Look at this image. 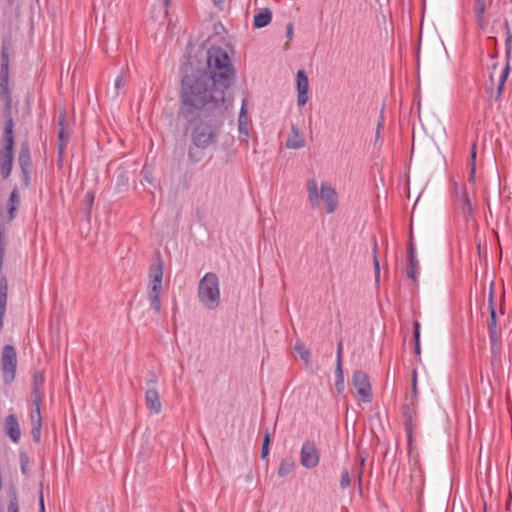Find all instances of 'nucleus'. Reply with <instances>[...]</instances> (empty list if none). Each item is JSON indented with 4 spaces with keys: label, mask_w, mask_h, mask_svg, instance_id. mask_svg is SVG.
Returning a JSON list of instances; mask_svg holds the SVG:
<instances>
[{
    "label": "nucleus",
    "mask_w": 512,
    "mask_h": 512,
    "mask_svg": "<svg viewBox=\"0 0 512 512\" xmlns=\"http://www.w3.org/2000/svg\"><path fill=\"white\" fill-rule=\"evenodd\" d=\"M141 174H142V176H143V179H144L146 182H148V183H152L151 175H150V173H149L147 170L143 169V170H142V172H141Z\"/></svg>",
    "instance_id": "obj_52"
},
{
    "label": "nucleus",
    "mask_w": 512,
    "mask_h": 512,
    "mask_svg": "<svg viewBox=\"0 0 512 512\" xmlns=\"http://www.w3.org/2000/svg\"><path fill=\"white\" fill-rule=\"evenodd\" d=\"M2 118L4 119V127H7L10 122L11 128H14V120L12 118V104H4L2 109Z\"/></svg>",
    "instance_id": "obj_27"
},
{
    "label": "nucleus",
    "mask_w": 512,
    "mask_h": 512,
    "mask_svg": "<svg viewBox=\"0 0 512 512\" xmlns=\"http://www.w3.org/2000/svg\"><path fill=\"white\" fill-rule=\"evenodd\" d=\"M271 436H272V433L267 428L264 433L262 449H261V458L263 460L268 458L270 444H271Z\"/></svg>",
    "instance_id": "obj_26"
},
{
    "label": "nucleus",
    "mask_w": 512,
    "mask_h": 512,
    "mask_svg": "<svg viewBox=\"0 0 512 512\" xmlns=\"http://www.w3.org/2000/svg\"><path fill=\"white\" fill-rule=\"evenodd\" d=\"M376 250H377V245L375 243L374 247H373V251H374L373 264H374V270H375V281L378 283L379 279H380V264H379V260L376 256Z\"/></svg>",
    "instance_id": "obj_40"
},
{
    "label": "nucleus",
    "mask_w": 512,
    "mask_h": 512,
    "mask_svg": "<svg viewBox=\"0 0 512 512\" xmlns=\"http://www.w3.org/2000/svg\"><path fill=\"white\" fill-rule=\"evenodd\" d=\"M352 385L357 390L362 402L370 403L372 400V388L368 375L362 370H356L352 375Z\"/></svg>",
    "instance_id": "obj_9"
},
{
    "label": "nucleus",
    "mask_w": 512,
    "mask_h": 512,
    "mask_svg": "<svg viewBox=\"0 0 512 512\" xmlns=\"http://www.w3.org/2000/svg\"><path fill=\"white\" fill-rule=\"evenodd\" d=\"M488 304H489V312H492V310H496L495 308V302H494V291H493V288L491 287L490 289V293H489V301H488Z\"/></svg>",
    "instance_id": "obj_48"
},
{
    "label": "nucleus",
    "mask_w": 512,
    "mask_h": 512,
    "mask_svg": "<svg viewBox=\"0 0 512 512\" xmlns=\"http://www.w3.org/2000/svg\"><path fill=\"white\" fill-rule=\"evenodd\" d=\"M212 2H213L215 7H217L220 10H222L223 9V4H224L225 0H212Z\"/></svg>",
    "instance_id": "obj_54"
},
{
    "label": "nucleus",
    "mask_w": 512,
    "mask_h": 512,
    "mask_svg": "<svg viewBox=\"0 0 512 512\" xmlns=\"http://www.w3.org/2000/svg\"><path fill=\"white\" fill-rule=\"evenodd\" d=\"M305 140L301 135V131L298 125L293 124L291 127V132L286 140V147L289 149H300L304 147Z\"/></svg>",
    "instance_id": "obj_20"
},
{
    "label": "nucleus",
    "mask_w": 512,
    "mask_h": 512,
    "mask_svg": "<svg viewBox=\"0 0 512 512\" xmlns=\"http://www.w3.org/2000/svg\"><path fill=\"white\" fill-rule=\"evenodd\" d=\"M145 403H146L147 408L151 412H153L155 414H159L161 412L162 405H161V401H160V396L155 387H150L146 390Z\"/></svg>",
    "instance_id": "obj_17"
},
{
    "label": "nucleus",
    "mask_w": 512,
    "mask_h": 512,
    "mask_svg": "<svg viewBox=\"0 0 512 512\" xmlns=\"http://www.w3.org/2000/svg\"><path fill=\"white\" fill-rule=\"evenodd\" d=\"M158 382V377L154 372H151L149 374V378L147 379L146 383L147 385L154 387Z\"/></svg>",
    "instance_id": "obj_47"
},
{
    "label": "nucleus",
    "mask_w": 512,
    "mask_h": 512,
    "mask_svg": "<svg viewBox=\"0 0 512 512\" xmlns=\"http://www.w3.org/2000/svg\"><path fill=\"white\" fill-rule=\"evenodd\" d=\"M272 20V12L269 8L261 9L254 16V27L256 28H264L266 27Z\"/></svg>",
    "instance_id": "obj_23"
},
{
    "label": "nucleus",
    "mask_w": 512,
    "mask_h": 512,
    "mask_svg": "<svg viewBox=\"0 0 512 512\" xmlns=\"http://www.w3.org/2000/svg\"><path fill=\"white\" fill-rule=\"evenodd\" d=\"M18 165L21 171L22 187L29 188L31 184L32 159L30 147L27 141L21 143L18 154Z\"/></svg>",
    "instance_id": "obj_8"
},
{
    "label": "nucleus",
    "mask_w": 512,
    "mask_h": 512,
    "mask_svg": "<svg viewBox=\"0 0 512 512\" xmlns=\"http://www.w3.org/2000/svg\"><path fill=\"white\" fill-rule=\"evenodd\" d=\"M295 468V462L292 458H285L281 461L278 468L279 477H285L290 474Z\"/></svg>",
    "instance_id": "obj_25"
},
{
    "label": "nucleus",
    "mask_w": 512,
    "mask_h": 512,
    "mask_svg": "<svg viewBox=\"0 0 512 512\" xmlns=\"http://www.w3.org/2000/svg\"><path fill=\"white\" fill-rule=\"evenodd\" d=\"M457 197L462 199V210L467 212L468 215H472V205L468 194L465 191H462L461 193L457 192Z\"/></svg>",
    "instance_id": "obj_32"
},
{
    "label": "nucleus",
    "mask_w": 512,
    "mask_h": 512,
    "mask_svg": "<svg viewBox=\"0 0 512 512\" xmlns=\"http://www.w3.org/2000/svg\"><path fill=\"white\" fill-rule=\"evenodd\" d=\"M85 202L91 208L93 202H94V193L93 192H87L85 195Z\"/></svg>",
    "instance_id": "obj_49"
},
{
    "label": "nucleus",
    "mask_w": 512,
    "mask_h": 512,
    "mask_svg": "<svg viewBox=\"0 0 512 512\" xmlns=\"http://www.w3.org/2000/svg\"><path fill=\"white\" fill-rule=\"evenodd\" d=\"M8 281L5 275L0 277V332L3 329L4 317L7 307Z\"/></svg>",
    "instance_id": "obj_18"
},
{
    "label": "nucleus",
    "mask_w": 512,
    "mask_h": 512,
    "mask_svg": "<svg viewBox=\"0 0 512 512\" xmlns=\"http://www.w3.org/2000/svg\"><path fill=\"white\" fill-rule=\"evenodd\" d=\"M505 52H506V57L507 58H510V54H511V43H512V32L510 30V27H509V24H508V21L505 20Z\"/></svg>",
    "instance_id": "obj_29"
},
{
    "label": "nucleus",
    "mask_w": 512,
    "mask_h": 512,
    "mask_svg": "<svg viewBox=\"0 0 512 512\" xmlns=\"http://www.w3.org/2000/svg\"><path fill=\"white\" fill-rule=\"evenodd\" d=\"M236 70L225 49L211 46L203 69L192 63L182 70L178 116L195 123L191 141L196 148L207 149L218 142L228 111L233 105L229 90Z\"/></svg>",
    "instance_id": "obj_1"
},
{
    "label": "nucleus",
    "mask_w": 512,
    "mask_h": 512,
    "mask_svg": "<svg viewBox=\"0 0 512 512\" xmlns=\"http://www.w3.org/2000/svg\"><path fill=\"white\" fill-rule=\"evenodd\" d=\"M14 1H15V0H7V4H8L9 6H12V5L14 4Z\"/></svg>",
    "instance_id": "obj_59"
},
{
    "label": "nucleus",
    "mask_w": 512,
    "mask_h": 512,
    "mask_svg": "<svg viewBox=\"0 0 512 512\" xmlns=\"http://www.w3.org/2000/svg\"><path fill=\"white\" fill-rule=\"evenodd\" d=\"M19 462H20L21 473L24 476H27L28 475V466H29V463H30V459H29L28 454L25 451H20V453H19Z\"/></svg>",
    "instance_id": "obj_31"
},
{
    "label": "nucleus",
    "mask_w": 512,
    "mask_h": 512,
    "mask_svg": "<svg viewBox=\"0 0 512 512\" xmlns=\"http://www.w3.org/2000/svg\"><path fill=\"white\" fill-rule=\"evenodd\" d=\"M15 136L14 128H11L10 122L4 127L1 136L0 148V177L6 180L10 177L14 160Z\"/></svg>",
    "instance_id": "obj_5"
},
{
    "label": "nucleus",
    "mask_w": 512,
    "mask_h": 512,
    "mask_svg": "<svg viewBox=\"0 0 512 512\" xmlns=\"http://www.w3.org/2000/svg\"><path fill=\"white\" fill-rule=\"evenodd\" d=\"M286 37L288 38V40H291L293 37V25L291 23L287 24Z\"/></svg>",
    "instance_id": "obj_51"
},
{
    "label": "nucleus",
    "mask_w": 512,
    "mask_h": 512,
    "mask_svg": "<svg viewBox=\"0 0 512 512\" xmlns=\"http://www.w3.org/2000/svg\"><path fill=\"white\" fill-rule=\"evenodd\" d=\"M197 149L195 146L188 149V159L193 164L198 163L202 159V154Z\"/></svg>",
    "instance_id": "obj_35"
},
{
    "label": "nucleus",
    "mask_w": 512,
    "mask_h": 512,
    "mask_svg": "<svg viewBox=\"0 0 512 512\" xmlns=\"http://www.w3.org/2000/svg\"><path fill=\"white\" fill-rule=\"evenodd\" d=\"M238 123H248L247 121V110H246V99L243 100L242 106L240 109Z\"/></svg>",
    "instance_id": "obj_42"
},
{
    "label": "nucleus",
    "mask_w": 512,
    "mask_h": 512,
    "mask_svg": "<svg viewBox=\"0 0 512 512\" xmlns=\"http://www.w3.org/2000/svg\"><path fill=\"white\" fill-rule=\"evenodd\" d=\"M39 512H45L44 496H43V484H40L39 491Z\"/></svg>",
    "instance_id": "obj_46"
},
{
    "label": "nucleus",
    "mask_w": 512,
    "mask_h": 512,
    "mask_svg": "<svg viewBox=\"0 0 512 512\" xmlns=\"http://www.w3.org/2000/svg\"><path fill=\"white\" fill-rule=\"evenodd\" d=\"M420 323L415 320L413 322V329H414V353L415 358L417 362H421V347H420Z\"/></svg>",
    "instance_id": "obj_24"
},
{
    "label": "nucleus",
    "mask_w": 512,
    "mask_h": 512,
    "mask_svg": "<svg viewBox=\"0 0 512 512\" xmlns=\"http://www.w3.org/2000/svg\"><path fill=\"white\" fill-rule=\"evenodd\" d=\"M486 10V1L485 0H475L474 3V12L476 16V22L481 29H485L487 26V21L485 20L484 14Z\"/></svg>",
    "instance_id": "obj_22"
},
{
    "label": "nucleus",
    "mask_w": 512,
    "mask_h": 512,
    "mask_svg": "<svg viewBox=\"0 0 512 512\" xmlns=\"http://www.w3.org/2000/svg\"><path fill=\"white\" fill-rule=\"evenodd\" d=\"M37 416H38V419H37L36 423L33 424V427L31 430V434H32L33 440L35 442H39L40 436H41V414L37 415Z\"/></svg>",
    "instance_id": "obj_33"
},
{
    "label": "nucleus",
    "mask_w": 512,
    "mask_h": 512,
    "mask_svg": "<svg viewBox=\"0 0 512 512\" xmlns=\"http://www.w3.org/2000/svg\"><path fill=\"white\" fill-rule=\"evenodd\" d=\"M180 512H184L183 509H181Z\"/></svg>",
    "instance_id": "obj_60"
},
{
    "label": "nucleus",
    "mask_w": 512,
    "mask_h": 512,
    "mask_svg": "<svg viewBox=\"0 0 512 512\" xmlns=\"http://www.w3.org/2000/svg\"><path fill=\"white\" fill-rule=\"evenodd\" d=\"M489 322H488V334L489 339L491 343V350L494 352L499 344V332L497 330V314L496 310H492V312H489Z\"/></svg>",
    "instance_id": "obj_19"
},
{
    "label": "nucleus",
    "mask_w": 512,
    "mask_h": 512,
    "mask_svg": "<svg viewBox=\"0 0 512 512\" xmlns=\"http://www.w3.org/2000/svg\"><path fill=\"white\" fill-rule=\"evenodd\" d=\"M44 383V376L40 372H36L32 378V388L42 389Z\"/></svg>",
    "instance_id": "obj_39"
},
{
    "label": "nucleus",
    "mask_w": 512,
    "mask_h": 512,
    "mask_svg": "<svg viewBox=\"0 0 512 512\" xmlns=\"http://www.w3.org/2000/svg\"><path fill=\"white\" fill-rule=\"evenodd\" d=\"M342 348H343V345H342V342L340 341L337 345V361H340V362H342Z\"/></svg>",
    "instance_id": "obj_53"
},
{
    "label": "nucleus",
    "mask_w": 512,
    "mask_h": 512,
    "mask_svg": "<svg viewBox=\"0 0 512 512\" xmlns=\"http://www.w3.org/2000/svg\"><path fill=\"white\" fill-rule=\"evenodd\" d=\"M308 199L312 209H317L320 206V200L323 201L327 214L335 212L338 206V195L336 190L326 182H323L320 187V196L318 194V185L315 179L307 181Z\"/></svg>",
    "instance_id": "obj_2"
},
{
    "label": "nucleus",
    "mask_w": 512,
    "mask_h": 512,
    "mask_svg": "<svg viewBox=\"0 0 512 512\" xmlns=\"http://www.w3.org/2000/svg\"><path fill=\"white\" fill-rule=\"evenodd\" d=\"M124 87V76L123 74L121 73L120 75L117 76L116 80H115V89H116V94L119 93V90L121 88Z\"/></svg>",
    "instance_id": "obj_45"
},
{
    "label": "nucleus",
    "mask_w": 512,
    "mask_h": 512,
    "mask_svg": "<svg viewBox=\"0 0 512 512\" xmlns=\"http://www.w3.org/2000/svg\"><path fill=\"white\" fill-rule=\"evenodd\" d=\"M21 204V196L17 186H15L7 200V221L12 222L17 217V212Z\"/></svg>",
    "instance_id": "obj_15"
},
{
    "label": "nucleus",
    "mask_w": 512,
    "mask_h": 512,
    "mask_svg": "<svg viewBox=\"0 0 512 512\" xmlns=\"http://www.w3.org/2000/svg\"><path fill=\"white\" fill-rule=\"evenodd\" d=\"M476 156H477V144H476V142H474L471 147L469 165L473 164V167H476Z\"/></svg>",
    "instance_id": "obj_43"
},
{
    "label": "nucleus",
    "mask_w": 512,
    "mask_h": 512,
    "mask_svg": "<svg viewBox=\"0 0 512 512\" xmlns=\"http://www.w3.org/2000/svg\"><path fill=\"white\" fill-rule=\"evenodd\" d=\"M66 113L65 111L60 112L58 116V124L60 129L58 131V162H62V158L68 143L69 134L65 132Z\"/></svg>",
    "instance_id": "obj_14"
},
{
    "label": "nucleus",
    "mask_w": 512,
    "mask_h": 512,
    "mask_svg": "<svg viewBox=\"0 0 512 512\" xmlns=\"http://www.w3.org/2000/svg\"><path fill=\"white\" fill-rule=\"evenodd\" d=\"M119 181L123 184V185H126L127 182H128V179L126 178V176L124 174H121L119 175Z\"/></svg>",
    "instance_id": "obj_55"
},
{
    "label": "nucleus",
    "mask_w": 512,
    "mask_h": 512,
    "mask_svg": "<svg viewBox=\"0 0 512 512\" xmlns=\"http://www.w3.org/2000/svg\"><path fill=\"white\" fill-rule=\"evenodd\" d=\"M297 105L303 107L308 101L309 80L304 70L297 72Z\"/></svg>",
    "instance_id": "obj_13"
},
{
    "label": "nucleus",
    "mask_w": 512,
    "mask_h": 512,
    "mask_svg": "<svg viewBox=\"0 0 512 512\" xmlns=\"http://www.w3.org/2000/svg\"><path fill=\"white\" fill-rule=\"evenodd\" d=\"M0 100L3 104H12L9 89V44L3 41L0 55Z\"/></svg>",
    "instance_id": "obj_6"
},
{
    "label": "nucleus",
    "mask_w": 512,
    "mask_h": 512,
    "mask_svg": "<svg viewBox=\"0 0 512 512\" xmlns=\"http://www.w3.org/2000/svg\"><path fill=\"white\" fill-rule=\"evenodd\" d=\"M162 2H163V5H164L165 9L167 10V8H168V6L170 4V0H162Z\"/></svg>",
    "instance_id": "obj_57"
},
{
    "label": "nucleus",
    "mask_w": 512,
    "mask_h": 512,
    "mask_svg": "<svg viewBox=\"0 0 512 512\" xmlns=\"http://www.w3.org/2000/svg\"><path fill=\"white\" fill-rule=\"evenodd\" d=\"M411 392H412V395L410 398H414V400H417L418 399V386H417V370L415 368L412 370Z\"/></svg>",
    "instance_id": "obj_36"
},
{
    "label": "nucleus",
    "mask_w": 512,
    "mask_h": 512,
    "mask_svg": "<svg viewBox=\"0 0 512 512\" xmlns=\"http://www.w3.org/2000/svg\"><path fill=\"white\" fill-rule=\"evenodd\" d=\"M350 484H351V479H350L349 471L347 469H344L341 473L340 487H341V489H346L350 486Z\"/></svg>",
    "instance_id": "obj_38"
},
{
    "label": "nucleus",
    "mask_w": 512,
    "mask_h": 512,
    "mask_svg": "<svg viewBox=\"0 0 512 512\" xmlns=\"http://www.w3.org/2000/svg\"><path fill=\"white\" fill-rule=\"evenodd\" d=\"M4 431L10 440L18 443L21 437V430L16 415L9 414L4 422Z\"/></svg>",
    "instance_id": "obj_16"
},
{
    "label": "nucleus",
    "mask_w": 512,
    "mask_h": 512,
    "mask_svg": "<svg viewBox=\"0 0 512 512\" xmlns=\"http://www.w3.org/2000/svg\"><path fill=\"white\" fill-rule=\"evenodd\" d=\"M504 88H505V83L502 82V81H498L496 95H495V100L496 101H500V99L502 97V94L504 92Z\"/></svg>",
    "instance_id": "obj_44"
},
{
    "label": "nucleus",
    "mask_w": 512,
    "mask_h": 512,
    "mask_svg": "<svg viewBox=\"0 0 512 512\" xmlns=\"http://www.w3.org/2000/svg\"><path fill=\"white\" fill-rule=\"evenodd\" d=\"M320 461V455L313 441H305L300 451V463L306 469L315 468Z\"/></svg>",
    "instance_id": "obj_10"
},
{
    "label": "nucleus",
    "mask_w": 512,
    "mask_h": 512,
    "mask_svg": "<svg viewBox=\"0 0 512 512\" xmlns=\"http://www.w3.org/2000/svg\"><path fill=\"white\" fill-rule=\"evenodd\" d=\"M155 254V261L149 267L150 283L148 297L151 309H153L156 313H159L161 310L160 296L162 291L164 261L159 250H157Z\"/></svg>",
    "instance_id": "obj_4"
},
{
    "label": "nucleus",
    "mask_w": 512,
    "mask_h": 512,
    "mask_svg": "<svg viewBox=\"0 0 512 512\" xmlns=\"http://www.w3.org/2000/svg\"><path fill=\"white\" fill-rule=\"evenodd\" d=\"M31 397L33 401V405L35 406V412L37 415H40V402L42 398V389L32 388Z\"/></svg>",
    "instance_id": "obj_30"
},
{
    "label": "nucleus",
    "mask_w": 512,
    "mask_h": 512,
    "mask_svg": "<svg viewBox=\"0 0 512 512\" xmlns=\"http://www.w3.org/2000/svg\"><path fill=\"white\" fill-rule=\"evenodd\" d=\"M417 401L418 399L410 398L409 402L402 407L403 425L410 444L412 442L413 420L417 415Z\"/></svg>",
    "instance_id": "obj_11"
},
{
    "label": "nucleus",
    "mask_w": 512,
    "mask_h": 512,
    "mask_svg": "<svg viewBox=\"0 0 512 512\" xmlns=\"http://www.w3.org/2000/svg\"><path fill=\"white\" fill-rule=\"evenodd\" d=\"M510 71H511V68H510L509 58L506 57V63H505L504 68L502 69L499 81L506 83L508 76L510 74Z\"/></svg>",
    "instance_id": "obj_41"
},
{
    "label": "nucleus",
    "mask_w": 512,
    "mask_h": 512,
    "mask_svg": "<svg viewBox=\"0 0 512 512\" xmlns=\"http://www.w3.org/2000/svg\"><path fill=\"white\" fill-rule=\"evenodd\" d=\"M294 350L299 354L300 358L306 363L310 362V351L301 342H296Z\"/></svg>",
    "instance_id": "obj_28"
},
{
    "label": "nucleus",
    "mask_w": 512,
    "mask_h": 512,
    "mask_svg": "<svg viewBox=\"0 0 512 512\" xmlns=\"http://www.w3.org/2000/svg\"><path fill=\"white\" fill-rule=\"evenodd\" d=\"M7 494H8L9 502L7 505L6 512H20L18 492L13 483L9 484L8 489H7ZM0 512H4V511L0 508Z\"/></svg>",
    "instance_id": "obj_21"
},
{
    "label": "nucleus",
    "mask_w": 512,
    "mask_h": 512,
    "mask_svg": "<svg viewBox=\"0 0 512 512\" xmlns=\"http://www.w3.org/2000/svg\"><path fill=\"white\" fill-rule=\"evenodd\" d=\"M475 172H476V167H473V164L469 165V181L471 183H474V181H475Z\"/></svg>",
    "instance_id": "obj_50"
},
{
    "label": "nucleus",
    "mask_w": 512,
    "mask_h": 512,
    "mask_svg": "<svg viewBox=\"0 0 512 512\" xmlns=\"http://www.w3.org/2000/svg\"><path fill=\"white\" fill-rule=\"evenodd\" d=\"M407 257H408V266L406 269V274L409 279L413 281L414 284L418 283V273H419V261L416 257V248L413 242V235L410 234V240L407 244Z\"/></svg>",
    "instance_id": "obj_12"
},
{
    "label": "nucleus",
    "mask_w": 512,
    "mask_h": 512,
    "mask_svg": "<svg viewBox=\"0 0 512 512\" xmlns=\"http://www.w3.org/2000/svg\"><path fill=\"white\" fill-rule=\"evenodd\" d=\"M199 302L208 310H216L220 305V284L218 276L213 272L206 273L199 281L197 288Z\"/></svg>",
    "instance_id": "obj_3"
},
{
    "label": "nucleus",
    "mask_w": 512,
    "mask_h": 512,
    "mask_svg": "<svg viewBox=\"0 0 512 512\" xmlns=\"http://www.w3.org/2000/svg\"><path fill=\"white\" fill-rule=\"evenodd\" d=\"M382 125H383V121H380V122H378V124H377L376 140H377V139L379 138V136H380V128L382 127Z\"/></svg>",
    "instance_id": "obj_56"
},
{
    "label": "nucleus",
    "mask_w": 512,
    "mask_h": 512,
    "mask_svg": "<svg viewBox=\"0 0 512 512\" xmlns=\"http://www.w3.org/2000/svg\"><path fill=\"white\" fill-rule=\"evenodd\" d=\"M361 479H362V473H361V472H359V475H358L359 485H361Z\"/></svg>",
    "instance_id": "obj_58"
},
{
    "label": "nucleus",
    "mask_w": 512,
    "mask_h": 512,
    "mask_svg": "<svg viewBox=\"0 0 512 512\" xmlns=\"http://www.w3.org/2000/svg\"><path fill=\"white\" fill-rule=\"evenodd\" d=\"M17 353L13 345L7 344L3 347L1 356V371L5 385H10L16 376Z\"/></svg>",
    "instance_id": "obj_7"
},
{
    "label": "nucleus",
    "mask_w": 512,
    "mask_h": 512,
    "mask_svg": "<svg viewBox=\"0 0 512 512\" xmlns=\"http://www.w3.org/2000/svg\"><path fill=\"white\" fill-rule=\"evenodd\" d=\"M335 373H336V386L337 387H339V385L343 386L344 376H343L342 362L337 361Z\"/></svg>",
    "instance_id": "obj_37"
},
{
    "label": "nucleus",
    "mask_w": 512,
    "mask_h": 512,
    "mask_svg": "<svg viewBox=\"0 0 512 512\" xmlns=\"http://www.w3.org/2000/svg\"><path fill=\"white\" fill-rule=\"evenodd\" d=\"M239 130V140L241 142H248L249 139V131H248V123H238Z\"/></svg>",
    "instance_id": "obj_34"
}]
</instances>
